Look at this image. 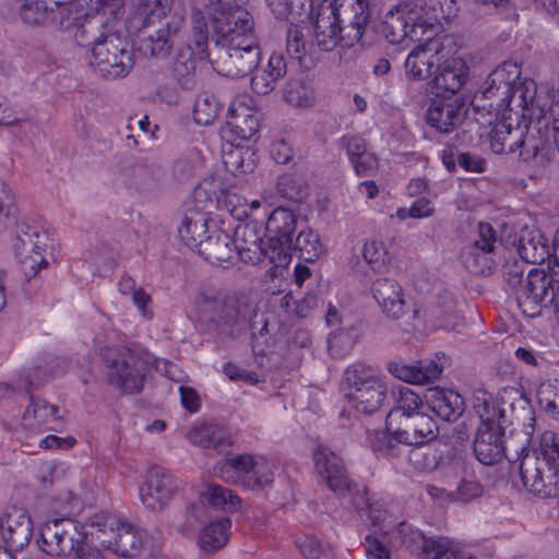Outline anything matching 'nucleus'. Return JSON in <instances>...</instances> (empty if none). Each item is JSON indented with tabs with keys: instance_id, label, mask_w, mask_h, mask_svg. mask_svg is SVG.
I'll return each mask as SVG.
<instances>
[{
	"instance_id": "obj_13",
	"label": "nucleus",
	"mask_w": 559,
	"mask_h": 559,
	"mask_svg": "<svg viewBox=\"0 0 559 559\" xmlns=\"http://www.w3.org/2000/svg\"><path fill=\"white\" fill-rule=\"evenodd\" d=\"M83 527L69 518L47 521L40 530V549L49 556H75L86 546Z\"/></svg>"
},
{
	"instance_id": "obj_35",
	"label": "nucleus",
	"mask_w": 559,
	"mask_h": 559,
	"mask_svg": "<svg viewBox=\"0 0 559 559\" xmlns=\"http://www.w3.org/2000/svg\"><path fill=\"white\" fill-rule=\"evenodd\" d=\"M112 533L114 540H102L104 548L124 558L133 557L139 552L142 538L131 524L120 520Z\"/></svg>"
},
{
	"instance_id": "obj_44",
	"label": "nucleus",
	"mask_w": 559,
	"mask_h": 559,
	"mask_svg": "<svg viewBox=\"0 0 559 559\" xmlns=\"http://www.w3.org/2000/svg\"><path fill=\"white\" fill-rule=\"evenodd\" d=\"M392 394L395 406L386 416V426L396 423L394 415H397L400 418L411 416L412 413H421L419 409L423 407V401L420 396L409 388L400 386L394 390Z\"/></svg>"
},
{
	"instance_id": "obj_46",
	"label": "nucleus",
	"mask_w": 559,
	"mask_h": 559,
	"mask_svg": "<svg viewBox=\"0 0 559 559\" xmlns=\"http://www.w3.org/2000/svg\"><path fill=\"white\" fill-rule=\"evenodd\" d=\"M46 380L48 377L39 367L31 368L19 377L15 386L0 382V401L11 399L16 391L29 393Z\"/></svg>"
},
{
	"instance_id": "obj_49",
	"label": "nucleus",
	"mask_w": 559,
	"mask_h": 559,
	"mask_svg": "<svg viewBox=\"0 0 559 559\" xmlns=\"http://www.w3.org/2000/svg\"><path fill=\"white\" fill-rule=\"evenodd\" d=\"M72 33L74 39L80 46L90 47L92 50L96 39L99 41L102 40L98 38L99 36L107 37V35L112 32L107 29L102 20H98L97 17H90L87 13Z\"/></svg>"
},
{
	"instance_id": "obj_56",
	"label": "nucleus",
	"mask_w": 559,
	"mask_h": 559,
	"mask_svg": "<svg viewBox=\"0 0 559 559\" xmlns=\"http://www.w3.org/2000/svg\"><path fill=\"white\" fill-rule=\"evenodd\" d=\"M222 106L215 95L202 93L195 100L193 115L198 124L209 126L218 116Z\"/></svg>"
},
{
	"instance_id": "obj_40",
	"label": "nucleus",
	"mask_w": 559,
	"mask_h": 559,
	"mask_svg": "<svg viewBox=\"0 0 559 559\" xmlns=\"http://www.w3.org/2000/svg\"><path fill=\"white\" fill-rule=\"evenodd\" d=\"M188 439L201 448L218 449L231 445L228 430L215 424H202L193 427L188 433Z\"/></svg>"
},
{
	"instance_id": "obj_33",
	"label": "nucleus",
	"mask_w": 559,
	"mask_h": 559,
	"mask_svg": "<svg viewBox=\"0 0 559 559\" xmlns=\"http://www.w3.org/2000/svg\"><path fill=\"white\" fill-rule=\"evenodd\" d=\"M207 213L192 206L188 207L178 227L181 241L191 249H199L207 231Z\"/></svg>"
},
{
	"instance_id": "obj_24",
	"label": "nucleus",
	"mask_w": 559,
	"mask_h": 559,
	"mask_svg": "<svg viewBox=\"0 0 559 559\" xmlns=\"http://www.w3.org/2000/svg\"><path fill=\"white\" fill-rule=\"evenodd\" d=\"M313 459L318 473L331 490L340 495L349 490L352 481L347 476L342 459L335 452L319 444L313 450Z\"/></svg>"
},
{
	"instance_id": "obj_1",
	"label": "nucleus",
	"mask_w": 559,
	"mask_h": 559,
	"mask_svg": "<svg viewBox=\"0 0 559 559\" xmlns=\"http://www.w3.org/2000/svg\"><path fill=\"white\" fill-rule=\"evenodd\" d=\"M195 307L199 322L209 332L236 338L250 328L253 352H264L261 345L267 342L269 319L249 297L202 292Z\"/></svg>"
},
{
	"instance_id": "obj_52",
	"label": "nucleus",
	"mask_w": 559,
	"mask_h": 559,
	"mask_svg": "<svg viewBox=\"0 0 559 559\" xmlns=\"http://www.w3.org/2000/svg\"><path fill=\"white\" fill-rule=\"evenodd\" d=\"M224 164L235 176L250 174L257 166V154L251 147H236L225 155Z\"/></svg>"
},
{
	"instance_id": "obj_21",
	"label": "nucleus",
	"mask_w": 559,
	"mask_h": 559,
	"mask_svg": "<svg viewBox=\"0 0 559 559\" xmlns=\"http://www.w3.org/2000/svg\"><path fill=\"white\" fill-rule=\"evenodd\" d=\"M435 34L428 33L424 37V44L416 46L407 56L404 69L405 75L412 81H423L432 73L435 64H439L444 58L443 46L438 38H432Z\"/></svg>"
},
{
	"instance_id": "obj_17",
	"label": "nucleus",
	"mask_w": 559,
	"mask_h": 559,
	"mask_svg": "<svg viewBox=\"0 0 559 559\" xmlns=\"http://www.w3.org/2000/svg\"><path fill=\"white\" fill-rule=\"evenodd\" d=\"M394 418L396 423L386 427L392 438L400 443L420 447L438 437V425L426 413H412L411 416L400 418L394 415Z\"/></svg>"
},
{
	"instance_id": "obj_37",
	"label": "nucleus",
	"mask_w": 559,
	"mask_h": 559,
	"mask_svg": "<svg viewBox=\"0 0 559 559\" xmlns=\"http://www.w3.org/2000/svg\"><path fill=\"white\" fill-rule=\"evenodd\" d=\"M226 126L230 133L241 140L251 139L259 130V118L245 104H233L228 109Z\"/></svg>"
},
{
	"instance_id": "obj_3",
	"label": "nucleus",
	"mask_w": 559,
	"mask_h": 559,
	"mask_svg": "<svg viewBox=\"0 0 559 559\" xmlns=\"http://www.w3.org/2000/svg\"><path fill=\"white\" fill-rule=\"evenodd\" d=\"M369 0H323L313 17L311 37L316 48L332 51L358 44L370 22Z\"/></svg>"
},
{
	"instance_id": "obj_15",
	"label": "nucleus",
	"mask_w": 559,
	"mask_h": 559,
	"mask_svg": "<svg viewBox=\"0 0 559 559\" xmlns=\"http://www.w3.org/2000/svg\"><path fill=\"white\" fill-rule=\"evenodd\" d=\"M185 24L181 16H171L168 21L158 20L148 24L142 22L139 34V50L146 57L155 59L167 58L175 45V37L180 33Z\"/></svg>"
},
{
	"instance_id": "obj_60",
	"label": "nucleus",
	"mask_w": 559,
	"mask_h": 559,
	"mask_svg": "<svg viewBox=\"0 0 559 559\" xmlns=\"http://www.w3.org/2000/svg\"><path fill=\"white\" fill-rule=\"evenodd\" d=\"M362 258L374 271L379 272L390 262L385 245L378 240H370L364 245Z\"/></svg>"
},
{
	"instance_id": "obj_50",
	"label": "nucleus",
	"mask_w": 559,
	"mask_h": 559,
	"mask_svg": "<svg viewBox=\"0 0 559 559\" xmlns=\"http://www.w3.org/2000/svg\"><path fill=\"white\" fill-rule=\"evenodd\" d=\"M310 31L297 24L289 26L287 31V52L295 59L301 60L306 55L314 52L316 46L312 37L309 39Z\"/></svg>"
},
{
	"instance_id": "obj_6",
	"label": "nucleus",
	"mask_w": 559,
	"mask_h": 559,
	"mask_svg": "<svg viewBox=\"0 0 559 559\" xmlns=\"http://www.w3.org/2000/svg\"><path fill=\"white\" fill-rule=\"evenodd\" d=\"M107 378L124 394H138L145 384L150 355L139 348H107L104 353Z\"/></svg>"
},
{
	"instance_id": "obj_20",
	"label": "nucleus",
	"mask_w": 559,
	"mask_h": 559,
	"mask_svg": "<svg viewBox=\"0 0 559 559\" xmlns=\"http://www.w3.org/2000/svg\"><path fill=\"white\" fill-rule=\"evenodd\" d=\"M448 359L444 354H436L433 358L406 364L401 359L386 362V370L394 378L411 384H427L440 378Z\"/></svg>"
},
{
	"instance_id": "obj_57",
	"label": "nucleus",
	"mask_w": 559,
	"mask_h": 559,
	"mask_svg": "<svg viewBox=\"0 0 559 559\" xmlns=\"http://www.w3.org/2000/svg\"><path fill=\"white\" fill-rule=\"evenodd\" d=\"M536 83L533 80H525L519 85L514 84V99L512 106L521 109L523 118H532L534 115V100L536 97Z\"/></svg>"
},
{
	"instance_id": "obj_14",
	"label": "nucleus",
	"mask_w": 559,
	"mask_h": 559,
	"mask_svg": "<svg viewBox=\"0 0 559 559\" xmlns=\"http://www.w3.org/2000/svg\"><path fill=\"white\" fill-rule=\"evenodd\" d=\"M216 57L213 61L216 70L228 78H242L257 69L261 59L259 40L227 43L215 45Z\"/></svg>"
},
{
	"instance_id": "obj_30",
	"label": "nucleus",
	"mask_w": 559,
	"mask_h": 559,
	"mask_svg": "<svg viewBox=\"0 0 559 559\" xmlns=\"http://www.w3.org/2000/svg\"><path fill=\"white\" fill-rule=\"evenodd\" d=\"M534 123L524 126L522 141L519 143V157L524 163L532 164L535 167L543 168L550 162V150L545 139V132L542 130L538 136L535 135Z\"/></svg>"
},
{
	"instance_id": "obj_2",
	"label": "nucleus",
	"mask_w": 559,
	"mask_h": 559,
	"mask_svg": "<svg viewBox=\"0 0 559 559\" xmlns=\"http://www.w3.org/2000/svg\"><path fill=\"white\" fill-rule=\"evenodd\" d=\"M245 3L231 2L210 9H193L190 17V40L200 60H207L210 34L215 45L250 41L257 38L252 14Z\"/></svg>"
},
{
	"instance_id": "obj_36",
	"label": "nucleus",
	"mask_w": 559,
	"mask_h": 559,
	"mask_svg": "<svg viewBox=\"0 0 559 559\" xmlns=\"http://www.w3.org/2000/svg\"><path fill=\"white\" fill-rule=\"evenodd\" d=\"M194 44L189 43L178 49L173 63L171 75L183 90L195 87L197 57L193 50Z\"/></svg>"
},
{
	"instance_id": "obj_5",
	"label": "nucleus",
	"mask_w": 559,
	"mask_h": 559,
	"mask_svg": "<svg viewBox=\"0 0 559 559\" xmlns=\"http://www.w3.org/2000/svg\"><path fill=\"white\" fill-rule=\"evenodd\" d=\"M475 412L480 419L479 427L506 429L507 417L510 423L522 426H532L535 421L534 409L530 400L520 390L513 386L501 389L497 395V405L491 402V396L481 392L476 397Z\"/></svg>"
},
{
	"instance_id": "obj_64",
	"label": "nucleus",
	"mask_w": 559,
	"mask_h": 559,
	"mask_svg": "<svg viewBox=\"0 0 559 559\" xmlns=\"http://www.w3.org/2000/svg\"><path fill=\"white\" fill-rule=\"evenodd\" d=\"M58 407L48 404L46 401L31 396L29 406L25 416L32 415L39 424H47L50 420H59Z\"/></svg>"
},
{
	"instance_id": "obj_39",
	"label": "nucleus",
	"mask_w": 559,
	"mask_h": 559,
	"mask_svg": "<svg viewBox=\"0 0 559 559\" xmlns=\"http://www.w3.org/2000/svg\"><path fill=\"white\" fill-rule=\"evenodd\" d=\"M518 252L523 261L531 264L545 262L550 257L547 238L538 230L524 233L519 241Z\"/></svg>"
},
{
	"instance_id": "obj_28",
	"label": "nucleus",
	"mask_w": 559,
	"mask_h": 559,
	"mask_svg": "<svg viewBox=\"0 0 559 559\" xmlns=\"http://www.w3.org/2000/svg\"><path fill=\"white\" fill-rule=\"evenodd\" d=\"M468 67L461 58H451L438 64V72L431 83L437 95L440 93L454 95L465 84Z\"/></svg>"
},
{
	"instance_id": "obj_34",
	"label": "nucleus",
	"mask_w": 559,
	"mask_h": 559,
	"mask_svg": "<svg viewBox=\"0 0 559 559\" xmlns=\"http://www.w3.org/2000/svg\"><path fill=\"white\" fill-rule=\"evenodd\" d=\"M286 74V62L282 53H273L266 67L257 70L251 78V88L258 95H267Z\"/></svg>"
},
{
	"instance_id": "obj_4",
	"label": "nucleus",
	"mask_w": 559,
	"mask_h": 559,
	"mask_svg": "<svg viewBox=\"0 0 559 559\" xmlns=\"http://www.w3.org/2000/svg\"><path fill=\"white\" fill-rule=\"evenodd\" d=\"M437 0L402 1L385 13L381 23V34L392 45L409 38L420 41L426 34L436 33Z\"/></svg>"
},
{
	"instance_id": "obj_63",
	"label": "nucleus",
	"mask_w": 559,
	"mask_h": 559,
	"mask_svg": "<svg viewBox=\"0 0 559 559\" xmlns=\"http://www.w3.org/2000/svg\"><path fill=\"white\" fill-rule=\"evenodd\" d=\"M537 400L548 414L559 419V382L542 383L537 390Z\"/></svg>"
},
{
	"instance_id": "obj_51",
	"label": "nucleus",
	"mask_w": 559,
	"mask_h": 559,
	"mask_svg": "<svg viewBox=\"0 0 559 559\" xmlns=\"http://www.w3.org/2000/svg\"><path fill=\"white\" fill-rule=\"evenodd\" d=\"M87 12L75 3L58 4L53 2V23L51 26L62 32H74Z\"/></svg>"
},
{
	"instance_id": "obj_27",
	"label": "nucleus",
	"mask_w": 559,
	"mask_h": 559,
	"mask_svg": "<svg viewBox=\"0 0 559 559\" xmlns=\"http://www.w3.org/2000/svg\"><path fill=\"white\" fill-rule=\"evenodd\" d=\"M373 298L381 311L392 320H399L405 313L404 292L393 278H377L371 286Z\"/></svg>"
},
{
	"instance_id": "obj_16",
	"label": "nucleus",
	"mask_w": 559,
	"mask_h": 559,
	"mask_svg": "<svg viewBox=\"0 0 559 559\" xmlns=\"http://www.w3.org/2000/svg\"><path fill=\"white\" fill-rule=\"evenodd\" d=\"M296 222L294 212L285 207H277L270 214L264 226V230L273 235L269 238L272 252L270 263L282 266L290 262Z\"/></svg>"
},
{
	"instance_id": "obj_43",
	"label": "nucleus",
	"mask_w": 559,
	"mask_h": 559,
	"mask_svg": "<svg viewBox=\"0 0 559 559\" xmlns=\"http://www.w3.org/2000/svg\"><path fill=\"white\" fill-rule=\"evenodd\" d=\"M200 501L203 504L224 511H235L239 508L241 499L231 489L216 484L206 485L200 493Z\"/></svg>"
},
{
	"instance_id": "obj_8",
	"label": "nucleus",
	"mask_w": 559,
	"mask_h": 559,
	"mask_svg": "<svg viewBox=\"0 0 559 559\" xmlns=\"http://www.w3.org/2000/svg\"><path fill=\"white\" fill-rule=\"evenodd\" d=\"M215 475L226 484L255 489L273 480V464L263 455L238 454L221 460Z\"/></svg>"
},
{
	"instance_id": "obj_59",
	"label": "nucleus",
	"mask_w": 559,
	"mask_h": 559,
	"mask_svg": "<svg viewBox=\"0 0 559 559\" xmlns=\"http://www.w3.org/2000/svg\"><path fill=\"white\" fill-rule=\"evenodd\" d=\"M535 456L559 473V436L545 431L539 441V455Z\"/></svg>"
},
{
	"instance_id": "obj_61",
	"label": "nucleus",
	"mask_w": 559,
	"mask_h": 559,
	"mask_svg": "<svg viewBox=\"0 0 559 559\" xmlns=\"http://www.w3.org/2000/svg\"><path fill=\"white\" fill-rule=\"evenodd\" d=\"M135 4L142 22L148 24L151 21H155V17L160 20L166 16L173 0H135Z\"/></svg>"
},
{
	"instance_id": "obj_22",
	"label": "nucleus",
	"mask_w": 559,
	"mask_h": 559,
	"mask_svg": "<svg viewBox=\"0 0 559 559\" xmlns=\"http://www.w3.org/2000/svg\"><path fill=\"white\" fill-rule=\"evenodd\" d=\"M512 100H515L513 91L498 90L484 84L483 90L474 95L472 106L484 123L491 124L493 120L496 121L499 117L504 118L514 110Z\"/></svg>"
},
{
	"instance_id": "obj_19",
	"label": "nucleus",
	"mask_w": 559,
	"mask_h": 559,
	"mask_svg": "<svg viewBox=\"0 0 559 559\" xmlns=\"http://www.w3.org/2000/svg\"><path fill=\"white\" fill-rule=\"evenodd\" d=\"M521 479L526 489L542 498L559 496V473L535 455H526L520 465Z\"/></svg>"
},
{
	"instance_id": "obj_31",
	"label": "nucleus",
	"mask_w": 559,
	"mask_h": 559,
	"mask_svg": "<svg viewBox=\"0 0 559 559\" xmlns=\"http://www.w3.org/2000/svg\"><path fill=\"white\" fill-rule=\"evenodd\" d=\"M511 115L501 117L500 121H496L490 134V147L496 154H510L518 150L519 143L522 141V132L524 127L511 123Z\"/></svg>"
},
{
	"instance_id": "obj_12",
	"label": "nucleus",
	"mask_w": 559,
	"mask_h": 559,
	"mask_svg": "<svg viewBox=\"0 0 559 559\" xmlns=\"http://www.w3.org/2000/svg\"><path fill=\"white\" fill-rule=\"evenodd\" d=\"M559 272L531 269L523 285L515 293L518 307L528 318H536L544 309H551Z\"/></svg>"
},
{
	"instance_id": "obj_7",
	"label": "nucleus",
	"mask_w": 559,
	"mask_h": 559,
	"mask_svg": "<svg viewBox=\"0 0 559 559\" xmlns=\"http://www.w3.org/2000/svg\"><path fill=\"white\" fill-rule=\"evenodd\" d=\"M348 403L357 412L371 415L383 406L388 397V384L370 366L355 362L344 371Z\"/></svg>"
},
{
	"instance_id": "obj_53",
	"label": "nucleus",
	"mask_w": 559,
	"mask_h": 559,
	"mask_svg": "<svg viewBox=\"0 0 559 559\" xmlns=\"http://www.w3.org/2000/svg\"><path fill=\"white\" fill-rule=\"evenodd\" d=\"M292 250L298 253L299 259L312 262L323 252V246L319 235L311 228L302 229L295 241L293 240Z\"/></svg>"
},
{
	"instance_id": "obj_32",
	"label": "nucleus",
	"mask_w": 559,
	"mask_h": 559,
	"mask_svg": "<svg viewBox=\"0 0 559 559\" xmlns=\"http://www.w3.org/2000/svg\"><path fill=\"white\" fill-rule=\"evenodd\" d=\"M427 403L429 408L445 421H455L464 412L462 396L452 390L430 389Z\"/></svg>"
},
{
	"instance_id": "obj_11",
	"label": "nucleus",
	"mask_w": 559,
	"mask_h": 559,
	"mask_svg": "<svg viewBox=\"0 0 559 559\" xmlns=\"http://www.w3.org/2000/svg\"><path fill=\"white\" fill-rule=\"evenodd\" d=\"M14 245L21 258V267L27 280L35 277L41 269L48 266V258L56 254V240L43 227L26 225L21 229Z\"/></svg>"
},
{
	"instance_id": "obj_41",
	"label": "nucleus",
	"mask_w": 559,
	"mask_h": 559,
	"mask_svg": "<svg viewBox=\"0 0 559 559\" xmlns=\"http://www.w3.org/2000/svg\"><path fill=\"white\" fill-rule=\"evenodd\" d=\"M231 521L221 518L203 527L199 535V546L203 551L213 552L222 549L230 537Z\"/></svg>"
},
{
	"instance_id": "obj_9",
	"label": "nucleus",
	"mask_w": 559,
	"mask_h": 559,
	"mask_svg": "<svg viewBox=\"0 0 559 559\" xmlns=\"http://www.w3.org/2000/svg\"><path fill=\"white\" fill-rule=\"evenodd\" d=\"M393 547H405L418 559H457L459 544L445 536L427 537L420 531L401 523L388 534Z\"/></svg>"
},
{
	"instance_id": "obj_47",
	"label": "nucleus",
	"mask_w": 559,
	"mask_h": 559,
	"mask_svg": "<svg viewBox=\"0 0 559 559\" xmlns=\"http://www.w3.org/2000/svg\"><path fill=\"white\" fill-rule=\"evenodd\" d=\"M361 331L357 325H349L345 329H340L330 334L329 352L335 358H343L348 355L358 342Z\"/></svg>"
},
{
	"instance_id": "obj_25",
	"label": "nucleus",
	"mask_w": 559,
	"mask_h": 559,
	"mask_svg": "<svg viewBox=\"0 0 559 559\" xmlns=\"http://www.w3.org/2000/svg\"><path fill=\"white\" fill-rule=\"evenodd\" d=\"M465 104L455 99H435L426 111L427 123L440 133H451L462 124L466 116Z\"/></svg>"
},
{
	"instance_id": "obj_18",
	"label": "nucleus",
	"mask_w": 559,
	"mask_h": 559,
	"mask_svg": "<svg viewBox=\"0 0 559 559\" xmlns=\"http://www.w3.org/2000/svg\"><path fill=\"white\" fill-rule=\"evenodd\" d=\"M265 230L262 222L251 221L240 224L234 231V249L243 262L258 264L270 260L271 247L269 239L264 240Z\"/></svg>"
},
{
	"instance_id": "obj_26",
	"label": "nucleus",
	"mask_w": 559,
	"mask_h": 559,
	"mask_svg": "<svg viewBox=\"0 0 559 559\" xmlns=\"http://www.w3.org/2000/svg\"><path fill=\"white\" fill-rule=\"evenodd\" d=\"M504 429L479 427L474 440V453L484 465H493L506 457L512 462L515 459L508 452L503 442Z\"/></svg>"
},
{
	"instance_id": "obj_58",
	"label": "nucleus",
	"mask_w": 559,
	"mask_h": 559,
	"mask_svg": "<svg viewBox=\"0 0 559 559\" xmlns=\"http://www.w3.org/2000/svg\"><path fill=\"white\" fill-rule=\"evenodd\" d=\"M521 70L514 62H504L496 68L487 78L485 84L498 87V90H514V84L520 79Z\"/></svg>"
},
{
	"instance_id": "obj_62",
	"label": "nucleus",
	"mask_w": 559,
	"mask_h": 559,
	"mask_svg": "<svg viewBox=\"0 0 559 559\" xmlns=\"http://www.w3.org/2000/svg\"><path fill=\"white\" fill-rule=\"evenodd\" d=\"M17 214L15 195L12 189L0 180V228L11 225Z\"/></svg>"
},
{
	"instance_id": "obj_42",
	"label": "nucleus",
	"mask_w": 559,
	"mask_h": 559,
	"mask_svg": "<svg viewBox=\"0 0 559 559\" xmlns=\"http://www.w3.org/2000/svg\"><path fill=\"white\" fill-rule=\"evenodd\" d=\"M19 16L29 27H50L53 23V2L49 4L46 0H24Z\"/></svg>"
},
{
	"instance_id": "obj_29",
	"label": "nucleus",
	"mask_w": 559,
	"mask_h": 559,
	"mask_svg": "<svg viewBox=\"0 0 559 559\" xmlns=\"http://www.w3.org/2000/svg\"><path fill=\"white\" fill-rule=\"evenodd\" d=\"M0 530L5 544L13 550L27 546L33 535V523L21 510H14L0 519Z\"/></svg>"
},
{
	"instance_id": "obj_10",
	"label": "nucleus",
	"mask_w": 559,
	"mask_h": 559,
	"mask_svg": "<svg viewBox=\"0 0 559 559\" xmlns=\"http://www.w3.org/2000/svg\"><path fill=\"white\" fill-rule=\"evenodd\" d=\"M93 45L90 64L100 76L115 80L127 76L134 66L133 52L128 43L116 33L99 36Z\"/></svg>"
},
{
	"instance_id": "obj_55",
	"label": "nucleus",
	"mask_w": 559,
	"mask_h": 559,
	"mask_svg": "<svg viewBox=\"0 0 559 559\" xmlns=\"http://www.w3.org/2000/svg\"><path fill=\"white\" fill-rule=\"evenodd\" d=\"M118 289L120 294L130 295L132 297L133 304L138 307L143 317L148 319L153 317V312L148 309L152 298L142 287L136 286L133 277L128 274L122 275L118 282Z\"/></svg>"
},
{
	"instance_id": "obj_23",
	"label": "nucleus",
	"mask_w": 559,
	"mask_h": 559,
	"mask_svg": "<svg viewBox=\"0 0 559 559\" xmlns=\"http://www.w3.org/2000/svg\"><path fill=\"white\" fill-rule=\"evenodd\" d=\"M177 489L176 480L170 474L159 467H153L140 487L141 501L146 509L159 511L168 504Z\"/></svg>"
},
{
	"instance_id": "obj_45",
	"label": "nucleus",
	"mask_w": 559,
	"mask_h": 559,
	"mask_svg": "<svg viewBox=\"0 0 559 559\" xmlns=\"http://www.w3.org/2000/svg\"><path fill=\"white\" fill-rule=\"evenodd\" d=\"M164 171L156 163L144 162L133 169L132 185L141 192H153L160 188Z\"/></svg>"
},
{
	"instance_id": "obj_38",
	"label": "nucleus",
	"mask_w": 559,
	"mask_h": 559,
	"mask_svg": "<svg viewBox=\"0 0 559 559\" xmlns=\"http://www.w3.org/2000/svg\"><path fill=\"white\" fill-rule=\"evenodd\" d=\"M198 252L211 263L230 261L235 255L233 238L222 229H215L210 234Z\"/></svg>"
},
{
	"instance_id": "obj_48",
	"label": "nucleus",
	"mask_w": 559,
	"mask_h": 559,
	"mask_svg": "<svg viewBox=\"0 0 559 559\" xmlns=\"http://www.w3.org/2000/svg\"><path fill=\"white\" fill-rule=\"evenodd\" d=\"M492 253L491 250L479 248L477 243H469L463 249L461 258L469 272L484 275L493 265Z\"/></svg>"
},
{
	"instance_id": "obj_54",
	"label": "nucleus",
	"mask_w": 559,
	"mask_h": 559,
	"mask_svg": "<svg viewBox=\"0 0 559 559\" xmlns=\"http://www.w3.org/2000/svg\"><path fill=\"white\" fill-rule=\"evenodd\" d=\"M432 316L437 319L440 328L452 331L460 326L463 318L456 310L455 302L451 295L440 296L437 306L432 309Z\"/></svg>"
}]
</instances>
